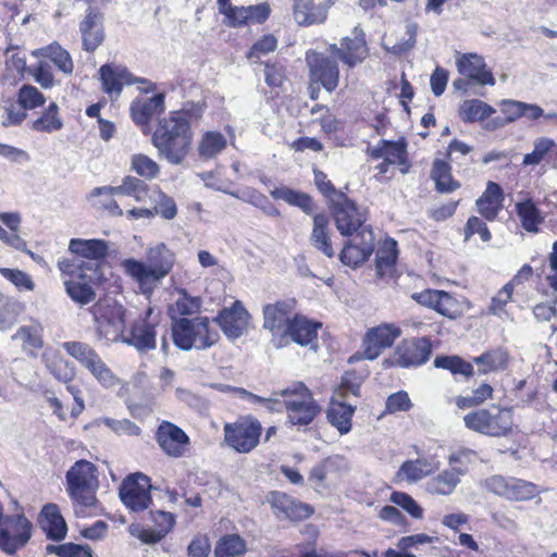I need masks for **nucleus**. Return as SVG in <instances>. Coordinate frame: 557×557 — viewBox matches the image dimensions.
<instances>
[{
  "label": "nucleus",
  "mask_w": 557,
  "mask_h": 557,
  "mask_svg": "<svg viewBox=\"0 0 557 557\" xmlns=\"http://www.w3.org/2000/svg\"><path fill=\"white\" fill-rule=\"evenodd\" d=\"M201 112L200 107L195 110L184 108L171 111L168 116L158 121L151 143L160 158L172 165H180L185 161L194 138L191 122L198 120Z\"/></svg>",
  "instance_id": "f257e3e1"
},
{
  "label": "nucleus",
  "mask_w": 557,
  "mask_h": 557,
  "mask_svg": "<svg viewBox=\"0 0 557 557\" xmlns=\"http://www.w3.org/2000/svg\"><path fill=\"white\" fill-rule=\"evenodd\" d=\"M238 393L251 403L263 405L270 411L286 410L289 422L295 425H308L320 411L311 392L301 382L274 391L270 397H261L243 388Z\"/></svg>",
  "instance_id": "f03ea898"
},
{
  "label": "nucleus",
  "mask_w": 557,
  "mask_h": 557,
  "mask_svg": "<svg viewBox=\"0 0 557 557\" xmlns=\"http://www.w3.org/2000/svg\"><path fill=\"white\" fill-rule=\"evenodd\" d=\"M145 256L146 262L127 258L121 261V268L149 298L161 281L173 270L176 257L164 243L148 246Z\"/></svg>",
  "instance_id": "7ed1b4c3"
},
{
  "label": "nucleus",
  "mask_w": 557,
  "mask_h": 557,
  "mask_svg": "<svg viewBox=\"0 0 557 557\" xmlns=\"http://www.w3.org/2000/svg\"><path fill=\"white\" fill-rule=\"evenodd\" d=\"M98 490V469L92 462L81 459L66 471L65 491L76 516H85L97 508Z\"/></svg>",
  "instance_id": "20e7f679"
},
{
  "label": "nucleus",
  "mask_w": 557,
  "mask_h": 557,
  "mask_svg": "<svg viewBox=\"0 0 557 557\" xmlns=\"http://www.w3.org/2000/svg\"><path fill=\"white\" fill-rule=\"evenodd\" d=\"M69 250L86 261L76 263L75 260L62 259L58 262L59 270L65 275H74L76 270H82L91 281H102V263L109 252V243L103 239L72 238Z\"/></svg>",
  "instance_id": "39448f33"
},
{
  "label": "nucleus",
  "mask_w": 557,
  "mask_h": 557,
  "mask_svg": "<svg viewBox=\"0 0 557 557\" xmlns=\"http://www.w3.org/2000/svg\"><path fill=\"white\" fill-rule=\"evenodd\" d=\"M171 331L175 346L185 351L209 349L220 339L209 318L202 315L174 320L171 323Z\"/></svg>",
  "instance_id": "423d86ee"
},
{
  "label": "nucleus",
  "mask_w": 557,
  "mask_h": 557,
  "mask_svg": "<svg viewBox=\"0 0 557 557\" xmlns=\"http://www.w3.org/2000/svg\"><path fill=\"white\" fill-rule=\"evenodd\" d=\"M463 421L468 429L488 436H505L513 425L511 410L496 405L472 411Z\"/></svg>",
  "instance_id": "0eeeda50"
},
{
  "label": "nucleus",
  "mask_w": 557,
  "mask_h": 557,
  "mask_svg": "<svg viewBox=\"0 0 557 557\" xmlns=\"http://www.w3.org/2000/svg\"><path fill=\"white\" fill-rule=\"evenodd\" d=\"M475 454L472 450L462 449L448 458L449 468L442 470L431 478L425 490L431 495L449 496L461 483V478L468 472V463Z\"/></svg>",
  "instance_id": "6e6552de"
},
{
  "label": "nucleus",
  "mask_w": 557,
  "mask_h": 557,
  "mask_svg": "<svg viewBox=\"0 0 557 557\" xmlns=\"http://www.w3.org/2000/svg\"><path fill=\"white\" fill-rule=\"evenodd\" d=\"M92 314L99 339L123 342V337H125V309L122 305L116 302H98L92 309Z\"/></svg>",
  "instance_id": "1a4fd4ad"
},
{
  "label": "nucleus",
  "mask_w": 557,
  "mask_h": 557,
  "mask_svg": "<svg viewBox=\"0 0 557 557\" xmlns=\"http://www.w3.org/2000/svg\"><path fill=\"white\" fill-rule=\"evenodd\" d=\"M296 301L294 299L280 300L269 304L263 308V327L272 335L275 347H286V331L288 330L294 313Z\"/></svg>",
  "instance_id": "9d476101"
},
{
  "label": "nucleus",
  "mask_w": 557,
  "mask_h": 557,
  "mask_svg": "<svg viewBox=\"0 0 557 557\" xmlns=\"http://www.w3.org/2000/svg\"><path fill=\"white\" fill-rule=\"evenodd\" d=\"M261 432V423L257 419L244 418L224 425V442L237 453L246 454L258 445Z\"/></svg>",
  "instance_id": "9b49d317"
},
{
  "label": "nucleus",
  "mask_w": 557,
  "mask_h": 557,
  "mask_svg": "<svg viewBox=\"0 0 557 557\" xmlns=\"http://www.w3.org/2000/svg\"><path fill=\"white\" fill-rule=\"evenodd\" d=\"M333 216L338 232L343 236H352L362 227H371L366 224V213L361 212L356 203L339 194L338 199L333 201Z\"/></svg>",
  "instance_id": "f8f14e48"
},
{
  "label": "nucleus",
  "mask_w": 557,
  "mask_h": 557,
  "mask_svg": "<svg viewBox=\"0 0 557 557\" xmlns=\"http://www.w3.org/2000/svg\"><path fill=\"white\" fill-rule=\"evenodd\" d=\"M32 536V523L23 515L5 516L0 525V547L14 554Z\"/></svg>",
  "instance_id": "ddd939ff"
},
{
  "label": "nucleus",
  "mask_w": 557,
  "mask_h": 557,
  "mask_svg": "<svg viewBox=\"0 0 557 557\" xmlns=\"http://www.w3.org/2000/svg\"><path fill=\"white\" fill-rule=\"evenodd\" d=\"M150 487V479L147 475L135 473L122 482L119 495L127 508L133 511H141L151 503Z\"/></svg>",
  "instance_id": "4468645a"
},
{
  "label": "nucleus",
  "mask_w": 557,
  "mask_h": 557,
  "mask_svg": "<svg viewBox=\"0 0 557 557\" xmlns=\"http://www.w3.org/2000/svg\"><path fill=\"white\" fill-rule=\"evenodd\" d=\"M160 314L149 307L144 318L136 321L128 335L123 337V343L134 346L139 351H148L156 348V327L159 325Z\"/></svg>",
  "instance_id": "2eb2a0df"
},
{
  "label": "nucleus",
  "mask_w": 557,
  "mask_h": 557,
  "mask_svg": "<svg viewBox=\"0 0 557 557\" xmlns=\"http://www.w3.org/2000/svg\"><path fill=\"white\" fill-rule=\"evenodd\" d=\"M306 61L312 82L321 84L329 92L337 88L339 70L335 60L322 52L310 50L306 53Z\"/></svg>",
  "instance_id": "dca6fc26"
},
{
  "label": "nucleus",
  "mask_w": 557,
  "mask_h": 557,
  "mask_svg": "<svg viewBox=\"0 0 557 557\" xmlns=\"http://www.w3.org/2000/svg\"><path fill=\"white\" fill-rule=\"evenodd\" d=\"M375 237L372 227H362L345 244L341 251V261L350 268L366 262L374 250Z\"/></svg>",
  "instance_id": "f3484780"
},
{
  "label": "nucleus",
  "mask_w": 557,
  "mask_h": 557,
  "mask_svg": "<svg viewBox=\"0 0 557 557\" xmlns=\"http://www.w3.org/2000/svg\"><path fill=\"white\" fill-rule=\"evenodd\" d=\"M329 51L350 69L361 64L369 55L364 33L358 26L354 28L351 37L342 39L339 47L335 44L330 45Z\"/></svg>",
  "instance_id": "a211bd4d"
},
{
  "label": "nucleus",
  "mask_w": 557,
  "mask_h": 557,
  "mask_svg": "<svg viewBox=\"0 0 557 557\" xmlns=\"http://www.w3.org/2000/svg\"><path fill=\"white\" fill-rule=\"evenodd\" d=\"M486 487L490 492L512 502L528 500L537 494V488L533 483L516 478L506 479L500 475L487 479Z\"/></svg>",
  "instance_id": "6ab92c4d"
},
{
  "label": "nucleus",
  "mask_w": 557,
  "mask_h": 557,
  "mask_svg": "<svg viewBox=\"0 0 557 557\" xmlns=\"http://www.w3.org/2000/svg\"><path fill=\"white\" fill-rule=\"evenodd\" d=\"M400 329L393 323H383L371 327L363 338V355L366 359H376L386 348H389L400 336Z\"/></svg>",
  "instance_id": "aec40b11"
},
{
  "label": "nucleus",
  "mask_w": 557,
  "mask_h": 557,
  "mask_svg": "<svg viewBox=\"0 0 557 557\" xmlns=\"http://www.w3.org/2000/svg\"><path fill=\"white\" fill-rule=\"evenodd\" d=\"M100 79L102 82L103 90L108 94H115L119 96L122 91L123 85L141 84L140 90L145 92L152 91L154 84L145 78H136L122 66H112L109 64L102 65L99 70Z\"/></svg>",
  "instance_id": "412c9836"
},
{
  "label": "nucleus",
  "mask_w": 557,
  "mask_h": 557,
  "mask_svg": "<svg viewBox=\"0 0 557 557\" xmlns=\"http://www.w3.org/2000/svg\"><path fill=\"white\" fill-rule=\"evenodd\" d=\"M432 351L428 338H413L401 342L395 349L393 364L401 368L417 367L425 363Z\"/></svg>",
  "instance_id": "4be33fe9"
},
{
  "label": "nucleus",
  "mask_w": 557,
  "mask_h": 557,
  "mask_svg": "<svg viewBox=\"0 0 557 557\" xmlns=\"http://www.w3.org/2000/svg\"><path fill=\"white\" fill-rule=\"evenodd\" d=\"M250 314L239 300H236L231 307L222 309L214 319L224 335L232 339L238 338L247 332Z\"/></svg>",
  "instance_id": "5701e85b"
},
{
  "label": "nucleus",
  "mask_w": 557,
  "mask_h": 557,
  "mask_svg": "<svg viewBox=\"0 0 557 557\" xmlns=\"http://www.w3.org/2000/svg\"><path fill=\"white\" fill-rule=\"evenodd\" d=\"M156 440L160 448L172 458L182 457L189 444V437L177 425L163 421L157 430Z\"/></svg>",
  "instance_id": "b1692460"
},
{
  "label": "nucleus",
  "mask_w": 557,
  "mask_h": 557,
  "mask_svg": "<svg viewBox=\"0 0 557 557\" xmlns=\"http://www.w3.org/2000/svg\"><path fill=\"white\" fill-rule=\"evenodd\" d=\"M322 323L312 321L302 314H295L286 331V346L294 342L300 346H309L314 351L318 348V331Z\"/></svg>",
  "instance_id": "393cba45"
},
{
  "label": "nucleus",
  "mask_w": 557,
  "mask_h": 557,
  "mask_svg": "<svg viewBox=\"0 0 557 557\" xmlns=\"http://www.w3.org/2000/svg\"><path fill=\"white\" fill-rule=\"evenodd\" d=\"M268 502L278 518L290 520H301L311 516L312 510L308 505L297 502L292 496L282 492H271Z\"/></svg>",
  "instance_id": "a878e982"
},
{
  "label": "nucleus",
  "mask_w": 557,
  "mask_h": 557,
  "mask_svg": "<svg viewBox=\"0 0 557 557\" xmlns=\"http://www.w3.org/2000/svg\"><path fill=\"white\" fill-rule=\"evenodd\" d=\"M102 20V14L89 7L85 17L79 23L83 48L88 52L95 51L103 41Z\"/></svg>",
  "instance_id": "bb28decb"
},
{
  "label": "nucleus",
  "mask_w": 557,
  "mask_h": 557,
  "mask_svg": "<svg viewBox=\"0 0 557 557\" xmlns=\"http://www.w3.org/2000/svg\"><path fill=\"white\" fill-rule=\"evenodd\" d=\"M82 270H76L72 278L64 282L65 290L70 298L81 305L85 306L96 299L95 286L102 281H91L88 276H84Z\"/></svg>",
  "instance_id": "cd10ccee"
},
{
  "label": "nucleus",
  "mask_w": 557,
  "mask_h": 557,
  "mask_svg": "<svg viewBox=\"0 0 557 557\" xmlns=\"http://www.w3.org/2000/svg\"><path fill=\"white\" fill-rule=\"evenodd\" d=\"M270 14L268 3L248 7H232L224 14V23L231 27H239L248 23H263Z\"/></svg>",
  "instance_id": "c85d7f7f"
},
{
  "label": "nucleus",
  "mask_w": 557,
  "mask_h": 557,
  "mask_svg": "<svg viewBox=\"0 0 557 557\" xmlns=\"http://www.w3.org/2000/svg\"><path fill=\"white\" fill-rule=\"evenodd\" d=\"M458 72L475 81L480 85H495V78L492 73L486 70V64L482 57L475 53H468L457 59Z\"/></svg>",
  "instance_id": "c756f323"
},
{
  "label": "nucleus",
  "mask_w": 557,
  "mask_h": 557,
  "mask_svg": "<svg viewBox=\"0 0 557 557\" xmlns=\"http://www.w3.org/2000/svg\"><path fill=\"white\" fill-rule=\"evenodd\" d=\"M165 96L157 94L150 98H138L131 104V115L135 124L146 126L152 116L161 113L165 109Z\"/></svg>",
  "instance_id": "7c9ffc66"
},
{
  "label": "nucleus",
  "mask_w": 557,
  "mask_h": 557,
  "mask_svg": "<svg viewBox=\"0 0 557 557\" xmlns=\"http://www.w3.org/2000/svg\"><path fill=\"white\" fill-rule=\"evenodd\" d=\"M42 331L40 324L22 325L12 335V341L16 343L27 356L36 358L44 347Z\"/></svg>",
  "instance_id": "2f4dec72"
},
{
  "label": "nucleus",
  "mask_w": 557,
  "mask_h": 557,
  "mask_svg": "<svg viewBox=\"0 0 557 557\" xmlns=\"http://www.w3.org/2000/svg\"><path fill=\"white\" fill-rule=\"evenodd\" d=\"M39 523L47 537L53 541H61L65 537L67 525L60 512V508L55 504H47L44 506Z\"/></svg>",
  "instance_id": "473e14b6"
},
{
  "label": "nucleus",
  "mask_w": 557,
  "mask_h": 557,
  "mask_svg": "<svg viewBox=\"0 0 557 557\" xmlns=\"http://www.w3.org/2000/svg\"><path fill=\"white\" fill-rule=\"evenodd\" d=\"M503 202L504 193L502 187L490 181L486 184L484 193L476 200L475 205L482 216L488 221H493L503 209Z\"/></svg>",
  "instance_id": "72a5a7b5"
},
{
  "label": "nucleus",
  "mask_w": 557,
  "mask_h": 557,
  "mask_svg": "<svg viewBox=\"0 0 557 557\" xmlns=\"http://www.w3.org/2000/svg\"><path fill=\"white\" fill-rule=\"evenodd\" d=\"M437 469L434 458H417L406 460L399 467L396 478L408 483H417Z\"/></svg>",
  "instance_id": "f704fd0d"
},
{
  "label": "nucleus",
  "mask_w": 557,
  "mask_h": 557,
  "mask_svg": "<svg viewBox=\"0 0 557 557\" xmlns=\"http://www.w3.org/2000/svg\"><path fill=\"white\" fill-rule=\"evenodd\" d=\"M126 195L134 197L137 201L143 200L147 195V185L137 177L126 176L119 186L96 187L91 191L92 197Z\"/></svg>",
  "instance_id": "c9c22d12"
},
{
  "label": "nucleus",
  "mask_w": 557,
  "mask_h": 557,
  "mask_svg": "<svg viewBox=\"0 0 557 557\" xmlns=\"http://www.w3.org/2000/svg\"><path fill=\"white\" fill-rule=\"evenodd\" d=\"M327 17V7L315 4L312 0H295L294 18L298 25L310 26L324 23Z\"/></svg>",
  "instance_id": "e433bc0d"
},
{
  "label": "nucleus",
  "mask_w": 557,
  "mask_h": 557,
  "mask_svg": "<svg viewBox=\"0 0 557 557\" xmlns=\"http://www.w3.org/2000/svg\"><path fill=\"white\" fill-rule=\"evenodd\" d=\"M49 372L60 382L70 383L75 376V367L60 351L47 349L41 356Z\"/></svg>",
  "instance_id": "4c0bfd02"
},
{
  "label": "nucleus",
  "mask_w": 557,
  "mask_h": 557,
  "mask_svg": "<svg viewBox=\"0 0 557 557\" xmlns=\"http://www.w3.org/2000/svg\"><path fill=\"white\" fill-rule=\"evenodd\" d=\"M329 219L324 214H315L313 216V228L309 237L310 244L325 255L327 258H333L335 251L331 244L329 235Z\"/></svg>",
  "instance_id": "58836bf2"
},
{
  "label": "nucleus",
  "mask_w": 557,
  "mask_h": 557,
  "mask_svg": "<svg viewBox=\"0 0 557 557\" xmlns=\"http://www.w3.org/2000/svg\"><path fill=\"white\" fill-rule=\"evenodd\" d=\"M176 293L177 298L169 308L171 323H173L174 320H180L187 318L188 315L197 314L200 311L202 305L200 297L190 296L186 289L180 288L176 289Z\"/></svg>",
  "instance_id": "ea45409f"
},
{
  "label": "nucleus",
  "mask_w": 557,
  "mask_h": 557,
  "mask_svg": "<svg viewBox=\"0 0 557 557\" xmlns=\"http://www.w3.org/2000/svg\"><path fill=\"white\" fill-rule=\"evenodd\" d=\"M227 146L226 137L216 131L205 132L198 141L197 152L200 159L210 160L218 157Z\"/></svg>",
  "instance_id": "a19ab883"
},
{
  "label": "nucleus",
  "mask_w": 557,
  "mask_h": 557,
  "mask_svg": "<svg viewBox=\"0 0 557 557\" xmlns=\"http://www.w3.org/2000/svg\"><path fill=\"white\" fill-rule=\"evenodd\" d=\"M355 407L343 401H332L327 410V420L341 434H346L351 429V418Z\"/></svg>",
  "instance_id": "79ce46f5"
},
{
  "label": "nucleus",
  "mask_w": 557,
  "mask_h": 557,
  "mask_svg": "<svg viewBox=\"0 0 557 557\" xmlns=\"http://www.w3.org/2000/svg\"><path fill=\"white\" fill-rule=\"evenodd\" d=\"M274 199H281L290 206L298 207L307 214H312L313 203L311 197L302 191L294 190L289 187H276L270 191Z\"/></svg>",
  "instance_id": "37998d69"
},
{
  "label": "nucleus",
  "mask_w": 557,
  "mask_h": 557,
  "mask_svg": "<svg viewBox=\"0 0 557 557\" xmlns=\"http://www.w3.org/2000/svg\"><path fill=\"white\" fill-rule=\"evenodd\" d=\"M469 302L465 299H458L441 290L435 311L448 319L455 320L463 315L469 310Z\"/></svg>",
  "instance_id": "c03bdc74"
},
{
  "label": "nucleus",
  "mask_w": 557,
  "mask_h": 557,
  "mask_svg": "<svg viewBox=\"0 0 557 557\" xmlns=\"http://www.w3.org/2000/svg\"><path fill=\"white\" fill-rule=\"evenodd\" d=\"M371 157L387 160L393 164H403L406 161L405 145L382 140L371 150Z\"/></svg>",
  "instance_id": "a18cd8bd"
},
{
  "label": "nucleus",
  "mask_w": 557,
  "mask_h": 557,
  "mask_svg": "<svg viewBox=\"0 0 557 557\" xmlns=\"http://www.w3.org/2000/svg\"><path fill=\"white\" fill-rule=\"evenodd\" d=\"M495 110L479 99L466 100L459 108V115L465 122H475L488 117Z\"/></svg>",
  "instance_id": "49530a36"
},
{
  "label": "nucleus",
  "mask_w": 557,
  "mask_h": 557,
  "mask_svg": "<svg viewBox=\"0 0 557 557\" xmlns=\"http://www.w3.org/2000/svg\"><path fill=\"white\" fill-rule=\"evenodd\" d=\"M516 209L522 227L528 232L536 233L539 231V224L543 222V218L536 206L531 200H525L518 202Z\"/></svg>",
  "instance_id": "de8ad7c7"
},
{
  "label": "nucleus",
  "mask_w": 557,
  "mask_h": 557,
  "mask_svg": "<svg viewBox=\"0 0 557 557\" xmlns=\"http://www.w3.org/2000/svg\"><path fill=\"white\" fill-rule=\"evenodd\" d=\"M474 363L479 367L480 373H490L503 370L507 366V354L500 349L487 351L473 359Z\"/></svg>",
  "instance_id": "09e8293b"
},
{
  "label": "nucleus",
  "mask_w": 557,
  "mask_h": 557,
  "mask_svg": "<svg viewBox=\"0 0 557 557\" xmlns=\"http://www.w3.org/2000/svg\"><path fill=\"white\" fill-rule=\"evenodd\" d=\"M431 176L435 182L436 189L441 193H451L459 187V184L451 177L450 166L442 160L434 162Z\"/></svg>",
  "instance_id": "8fccbe9b"
},
{
  "label": "nucleus",
  "mask_w": 557,
  "mask_h": 557,
  "mask_svg": "<svg viewBox=\"0 0 557 557\" xmlns=\"http://www.w3.org/2000/svg\"><path fill=\"white\" fill-rule=\"evenodd\" d=\"M397 243L394 239H386L376 251V272L380 276L386 274L395 264L397 259Z\"/></svg>",
  "instance_id": "3c124183"
},
{
  "label": "nucleus",
  "mask_w": 557,
  "mask_h": 557,
  "mask_svg": "<svg viewBox=\"0 0 557 557\" xmlns=\"http://www.w3.org/2000/svg\"><path fill=\"white\" fill-rule=\"evenodd\" d=\"M246 552L245 541L237 534L223 536L214 549L215 557H234Z\"/></svg>",
  "instance_id": "603ef678"
},
{
  "label": "nucleus",
  "mask_w": 557,
  "mask_h": 557,
  "mask_svg": "<svg viewBox=\"0 0 557 557\" xmlns=\"http://www.w3.org/2000/svg\"><path fill=\"white\" fill-rule=\"evenodd\" d=\"M84 368L103 386L111 387L116 385L117 379L111 369L104 363L99 354Z\"/></svg>",
  "instance_id": "864d4df0"
},
{
  "label": "nucleus",
  "mask_w": 557,
  "mask_h": 557,
  "mask_svg": "<svg viewBox=\"0 0 557 557\" xmlns=\"http://www.w3.org/2000/svg\"><path fill=\"white\" fill-rule=\"evenodd\" d=\"M41 51L42 54L49 58L60 71L67 75L72 74L74 70L72 58L61 46L52 44L44 48Z\"/></svg>",
  "instance_id": "5fc2aeb1"
},
{
  "label": "nucleus",
  "mask_w": 557,
  "mask_h": 557,
  "mask_svg": "<svg viewBox=\"0 0 557 557\" xmlns=\"http://www.w3.org/2000/svg\"><path fill=\"white\" fill-rule=\"evenodd\" d=\"M62 121L58 115V106L52 102L44 114L33 122L32 128L36 132L51 133L62 128Z\"/></svg>",
  "instance_id": "6e6d98bb"
},
{
  "label": "nucleus",
  "mask_w": 557,
  "mask_h": 557,
  "mask_svg": "<svg viewBox=\"0 0 557 557\" xmlns=\"http://www.w3.org/2000/svg\"><path fill=\"white\" fill-rule=\"evenodd\" d=\"M131 168L139 176L147 180L156 178L160 173L159 164L146 154H134L131 159Z\"/></svg>",
  "instance_id": "4d7b16f0"
},
{
  "label": "nucleus",
  "mask_w": 557,
  "mask_h": 557,
  "mask_svg": "<svg viewBox=\"0 0 557 557\" xmlns=\"http://www.w3.org/2000/svg\"><path fill=\"white\" fill-rule=\"evenodd\" d=\"M556 146V143L548 137H539L533 141V150L530 153L524 154L522 164L523 165H537L540 164L546 154Z\"/></svg>",
  "instance_id": "13d9d810"
},
{
  "label": "nucleus",
  "mask_w": 557,
  "mask_h": 557,
  "mask_svg": "<svg viewBox=\"0 0 557 557\" xmlns=\"http://www.w3.org/2000/svg\"><path fill=\"white\" fill-rule=\"evenodd\" d=\"M62 347L83 367L89 363L98 355V352L90 345L83 342H64Z\"/></svg>",
  "instance_id": "bf43d9fd"
},
{
  "label": "nucleus",
  "mask_w": 557,
  "mask_h": 557,
  "mask_svg": "<svg viewBox=\"0 0 557 557\" xmlns=\"http://www.w3.org/2000/svg\"><path fill=\"white\" fill-rule=\"evenodd\" d=\"M94 423L97 426L103 424L117 435L138 436L140 434V428L128 419L99 418Z\"/></svg>",
  "instance_id": "052dcab7"
},
{
  "label": "nucleus",
  "mask_w": 557,
  "mask_h": 557,
  "mask_svg": "<svg viewBox=\"0 0 557 557\" xmlns=\"http://www.w3.org/2000/svg\"><path fill=\"white\" fill-rule=\"evenodd\" d=\"M434 366L436 368L447 369L454 374H462L465 376H470L473 373L472 364L457 356L436 357Z\"/></svg>",
  "instance_id": "680f3d73"
},
{
  "label": "nucleus",
  "mask_w": 557,
  "mask_h": 557,
  "mask_svg": "<svg viewBox=\"0 0 557 557\" xmlns=\"http://www.w3.org/2000/svg\"><path fill=\"white\" fill-rule=\"evenodd\" d=\"M18 104L24 110H32L45 103V96L32 85H23L18 90Z\"/></svg>",
  "instance_id": "e2e57ef3"
},
{
  "label": "nucleus",
  "mask_w": 557,
  "mask_h": 557,
  "mask_svg": "<svg viewBox=\"0 0 557 557\" xmlns=\"http://www.w3.org/2000/svg\"><path fill=\"white\" fill-rule=\"evenodd\" d=\"M389 500L398 507H401L414 519L423 518V508L407 493L393 492Z\"/></svg>",
  "instance_id": "0e129e2a"
},
{
  "label": "nucleus",
  "mask_w": 557,
  "mask_h": 557,
  "mask_svg": "<svg viewBox=\"0 0 557 557\" xmlns=\"http://www.w3.org/2000/svg\"><path fill=\"white\" fill-rule=\"evenodd\" d=\"M0 274L20 290L32 292L35 288V283L30 275L18 269L0 268Z\"/></svg>",
  "instance_id": "69168bd1"
},
{
  "label": "nucleus",
  "mask_w": 557,
  "mask_h": 557,
  "mask_svg": "<svg viewBox=\"0 0 557 557\" xmlns=\"http://www.w3.org/2000/svg\"><path fill=\"white\" fill-rule=\"evenodd\" d=\"M492 394H493L492 386L488 384H482L475 391H473L472 396L458 397L456 400V404L461 409L479 406L482 403H484L486 399L491 398Z\"/></svg>",
  "instance_id": "338daca9"
},
{
  "label": "nucleus",
  "mask_w": 557,
  "mask_h": 557,
  "mask_svg": "<svg viewBox=\"0 0 557 557\" xmlns=\"http://www.w3.org/2000/svg\"><path fill=\"white\" fill-rule=\"evenodd\" d=\"M277 40L273 35H264L258 41L253 44L247 58L251 62H257L261 55L272 52L276 49Z\"/></svg>",
  "instance_id": "774afa93"
}]
</instances>
